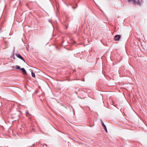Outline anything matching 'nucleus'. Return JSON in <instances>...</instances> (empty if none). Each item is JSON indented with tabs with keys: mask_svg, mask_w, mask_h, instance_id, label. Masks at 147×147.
Here are the masks:
<instances>
[{
	"mask_svg": "<svg viewBox=\"0 0 147 147\" xmlns=\"http://www.w3.org/2000/svg\"><path fill=\"white\" fill-rule=\"evenodd\" d=\"M15 55L18 58L22 60L24 62H25V59L22 57V56L19 53H16Z\"/></svg>",
	"mask_w": 147,
	"mask_h": 147,
	"instance_id": "obj_1",
	"label": "nucleus"
},
{
	"mask_svg": "<svg viewBox=\"0 0 147 147\" xmlns=\"http://www.w3.org/2000/svg\"><path fill=\"white\" fill-rule=\"evenodd\" d=\"M121 37V36L119 35H116L115 36L114 39L115 41H119Z\"/></svg>",
	"mask_w": 147,
	"mask_h": 147,
	"instance_id": "obj_2",
	"label": "nucleus"
},
{
	"mask_svg": "<svg viewBox=\"0 0 147 147\" xmlns=\"http://www.w3.org/2000/svg\"><path fill=\"white\" fill-rule=\"evenodd\" d=\"M20 70L22 71L24 74L26 75L27 74L26 71L24 68H21Z\"/></svg>",
	"mask_w": 147,
	"mask_h": 147,
	"instance_id": "obj_3",
	"label": "nucleus"
},
{
	"mask_svg": "<svg viewBox=\"0 0 147 147\" xmlns=\"http://www.w3.org/2000/svg\"><path fill=\"white\" fill-rule=\"evenodd\" d=\"M127 1L128 2H130L131 1L132 2H133V3L134 4H135L136 2V0H127Z\"/></svg>",
	"mask_w": 147,
	"mask_h": 147,
	"instance_id": "obj_4",
	"label": "nucleus"
},
{
	"mask_svg": "<svg viewBox=\"0 0 147 147\" xmlns=\"http://www.w3.org/2000/svg\"><path fill=\"white\" fill-rule=\"evenodd\" d=\"M26 113L27 114V116L28 117L30 116L31 115V114L29 113V112L28 110H27L26 111Z\"/></svg>",
	"mask_w": 147,
	"mask_h": 147,
	"instance_id": "obj_5",
	"label": "nucleus"
},
{
	"mask_svg": "<svg viewBox=\"0 0 147 147\" xmlns=\"http://www.w3.org/2000/svg\"><path fill=\"white\" fill-rule=\"evenodd\" d=\"M101 123L102 126L103 127H105L106 125L104 124L103 121L102 120H101Z\"/></svg>",
	"mask_w": 147,
	"mask_h": 147,
	"instance_id": "obj_6",
	"label": "nucleus"
},
{
	"mask_svg": "<svg viewBox=\"0 0 147 147\" xmlns=\"http://www.w3.org/2000/svg\"><path fill=\"white\" fill-rule=\"evenodd\" d=\"M10 57L11 58L13 59H15V56H14V53H13V54L11 55Z\"/></svg>",
	"mask_w": 147,
	"mask_h": 147,
	"instance_id": "obj_7",
	"label": "nucleus"
},
{
	"mask_svg": "<svg viewBox=\"0 0 147 147\" xmlns=\"http://www.w3.org/2000/svg\"><path fill=\"white\" fill-rule=\"evenodd\" d=\"M31 74H32V76L33 77H35V74L33 73V72H32V73H31Z\"/></svg>",
	"mask_w": 147,
	"mask_h": 147,
	"instance_id": "obj_8",
	"label": "nucleus"
},
{
	"mask_svg": "<svg viewBox=\"0 0 147 147\" xmlns=\"http://www.w3.org/2000/svg\"><path fill=\"white\" fill-rule=\"evenodd\" d=\"M15 67L16 68L18 69H21L20 67L19 66L17 65H16L15 66Z\"/></svg>",
	"mask_w": 147,
	"mask_h": 147,
	"instance_id": "obj_9",
	"label": "nucleus"
},
{
	"mask_svg": "<svg viewBox=\"0 0 147 147\" xmlns=\"http://www.w3.org/2000/svg\"><path fill=\"white\" fill-rule=\"evenodd\" d=\"M103 128H104L105 130V131L106 132H107V128L106 126L103 127Z\"/></svg>",
	"mask_w": 147,
	"mask_h": 147,
	"instance_id": "obj_10",
	"label": "nucleus"
},
{
	"mask_svg": "<svg viewBox=\"0 0 147 147\" xmlns=\"http://www.w3.org/2000/svg\"><path fill=\"white\" fill-rule=\"evenodd\" d=\"M136 3H137V4H141V3L138 0L137 1H136Z\"/></svg>",
	"mask_w": 147,
	"mask_h": 147,
	"instance_id": "obj_11",
	"label": "nucleus"
},
{
	"mask_svg": "<svg viewBox=\"0 0 147 147\" xmlns=\"http://www.w3.org/2000/svg\"><path fill=\"white\" fill-rule=\"evenodd\" d=\"M5 45H6V46L5 47L3 48V49H6V48L7 47V43L6 42L5 44Z\"/></svg>",
	"mask_w": 147,
	"mask_h": 147,
	"instance_id": "obj_12",
	"label": "nucleus"
},
{
	"mask_svg": "<svg viewBox=\"0 0 147 147\" xmlns=\"http://www.w3.org/2000/svg\"><path fill=\"white\" fill-rule=\"evenodd\" d=\"M44 145H45L46 146H47V145L46 144H44Z\"/></svg>",
	"mask_w": 147,
	"mask_h": 147,
	"instance_id": "obj_13",
	"label": "nucleus"
},
{
	"mask_svg": "<svg viewBox=\"0 0 147 147\" xmlns=\"http://www.w3.org/2000/svg\"><path fill=\"white\" fill-rule=\"evenodd\" d=\"M26 6H28V5L27 4H26Z\"/></svg>",
	"mask_w": 147,
	"mask_h": 147,
	"instance_id": "obj_14",
	"label": "nucleus"
},
{
	"mask_svg": "<svg viewBox=\"0 0 147 147\" xmlns=\"http://www.w3.org/2000/svg\"><path fill=\"white\" fill-rule=\"evenodd\" d=\"M76 6H77V4H76Z\"/></svg>",
	"mask_w": 147,
	"mask_h": 147,
	"instance_id": "obj_15",
	"label": "nucleus"
},
{
	"mask_svg": "<svg viewBox=\"0 0 147 147\" xmlns=\"http://www.w3.org/2000/svg\"><path fill=\"white\" fill-rule=\"evenodd\" d=\"M77 7V6L75 7V8H76Z\"/></svg>",
	"mask_w": 147,
	"mask_h": 147,
	"instance_id": "obj_16",
	"label": "nucleus"
},
{
	"mask_svg": "<svg viewBox=\"0 0 147 147\" xmlns=\"http://www.w3.org/2000/svg\"><path fill=\"white\" fill-rule=\"evenodd\" d=\"M77 7V6L75 7V8H76Z\"/></svg>",
	"mask_w": 147,
	"mask_h": 147,
	"instance_id": "obj_17",
	"label": "nucleus"
},
{
	"mask_svg": "<svg viewBox=\"0 0 147 147\" xmlns=\"http://www.w3.org/2000/svg\"><path fill=\"white\" fill-rule=\"evenodd\" d=\"M77 7V6L75 7V8H76Z\"/></svg>",
	"mask_w": 147,
	"mask_h": 147,
	"instance_id": "obj_18",
	"label": "nucleus"
}]
</instances>
